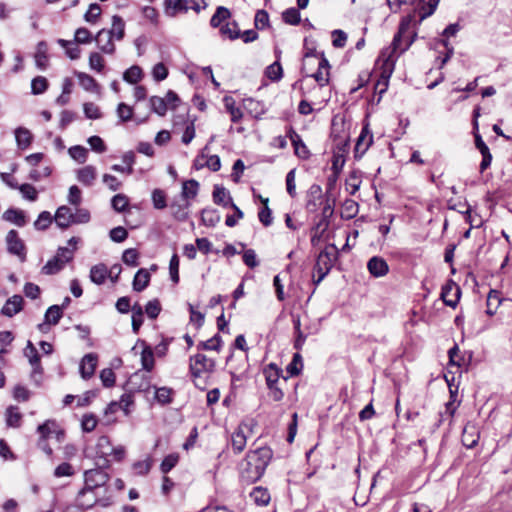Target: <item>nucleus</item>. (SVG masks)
Here are the masks:
<instances>
[{
	"label": "nucleus",
	"mask_w": 512,
	"mask_h": 512,
	"mask_svg": "<svg viewBox=\"0 0 512 512\" xmlns=\"http://www.w3.org/2000/svg\"><path fill=\"white\" fill-rule=\"evenodd\" d=\"M411 21V16L401 20L398 32L394 35L391 45L383 49L379 56V60L383 63V79L386 82L393 74L398 56L404 53L414 42L416 33L404 41L405 35L409 32Z\"/></svg>",
	"instance_id": "1"
},
{
	"label": "nucleus",
	"mask_w": 512,
	"mask_h": 512,
	"mask_svg": "<svg viewBox=\"0 0 512 512\" xmlns=\"http://www.w3.org/2000/svg\"><path fill=\"white\" fill-rule=\"evenodd\" d=\"M273 457L270 447L263 446L247 452L240 464V479L243 483L251 485L259 481L265 473Z\"/></svg>",
	"instance_id": "2"
},
{
	"label": "nucleus",
	"mask_w": 512,
	"mask_h": 512,
	"mask_svg": "<svg viewBox=\"0 0 512 512\" xmlns=\"http://www.w3.org/2000/svg\"><path fill=\"white\" fill-rule=\"evenodd\" d=\"M104 465L84 472V487L78 492L77 499L81 501L86 494L95 493L97 488L106 486L110 475L104 470L109 467L108 460L104 459Z\"/></svg>",
	"instance_id": "3"
},
{
	"label": "nucleus",
	"mask_w": 512,
	"mask_h": 512,
	"mask_svg": "<svg viewBox=\"0 0 512 512\" xmlns=\"http://www.w3.org/2000/svg\"><path fill=\"white\" fill-rule=\"evenodd\" d=\"M317 249L319 251L315 254L313 270H322L326 273H330L334 267L340 269V250L337 245H328Z\"/></svg>",
	"instance_id": "4"
},
{
	"label": "nucleus",
	"mask_w": 512,
	"mask_h": 512,
	"mask_svg": "<svg viewBox=\"0 0 512 512\" xmlns=\"http://www.w3.org/2000/svg\"><path fill=\"white\" fill-rule=\"evenodd\" d=\"M54 220L56 224H86L90 221V213L83 208L61 206L57 209Z\"/></svg>",
	"instance_id": "5"
},
{
	"label": "nucleus",
	"mask_w": 512,
	"mask_h": 512,
	"mask_svg": "<svg viewBox=\"0 0 512 512\" xmlns=\"http://www.w3.org/2000/svg\"><path fill=\"white\" fill-rule=\"evenodd\" d=\"M342 226H312L309 234L313 248H321L328 245H336L335 238L337 231Z\"/></svg>",
	"instance_id": "6"
},
{
	"label": "nucleus",
	"mask_w": 512,
	"mask_h": 512,
	"mask_svg": "<svg viewBox=\"0 0 512 512\" xmlns=\"http://www.w3.org/2000/svg\"><path fill=\"white\" fill-rule=\"evenodd\" d=\"M314 62L317 65V71L311 74V77L319 84L320 87H324L329 83L330 79V65L326 59L324 53H306L304 57V66Z\"/></svg>",
	"instance_id": "7"
},
{
	"label": "nucleus",
	"mask_w": 512,
	"mask_h": 512,
	"mask_svg": "<svg viewBox=\"0 0 512 512\" xmlns=\"http://www.w3.org/2000/svg\"><path fill=\"white\" fill-rule=\"evenodd\" d=\"M189 9L199 13L202 7L198 2L189 5L188 0H164V12L169 17H175L178 13H187Z\"/></svg>",
	"instance_id": "8"
},
{
	"label": "nucleus",
	"mask_w": 512,
	"mask_h": 512,
	"mask_svg": "<svg viewBox=\"0 0 512 512\" xmlns=\"http://www.w3.org/2000/svg\"><path fill=\"white\" fill-rule=\"evenodd\" d=\"M215 360L206 355L198 353L190 357V371L193 377H199L203 372H213Z\"/></svg>",
	"instance_id": "9"
},
{
	"label": "nucleus",
	"mask_w": 512,
	"mask_h": 512,
	"mask_svg": "<svg viewBox=\"0 0 512 512\" xmlns=\"http://www.w3.org/2000/svg\"><path fill=\"white\" fill-rule=\"evenodd\" d=\"M461 289L453 280H448L441 290V299L444 304L455 308L460 300Z\"/></svg>",
	"instance_id": "10"
},
{
	"label": "nucleus",
	"mask_w": 512,
	"mask_h": 512,
	"mask_svg": "<svg viewBox=\"0 0 512 512\" xmlns=\"http://www.w3.org/2000/svg\"><path fill=\"white\" fill-rule=\"evenodd\" d=\"M169 207L175 220L184 222L188 219L190 202L185 198L175 197Z\"/></svg>",
	"instance_id": "11"
},
{
	"label": "nucleus",
	"mask_w": 512,
	"mask_h": 512,
	"mask_svg": "<svg viewBox=\"0 0 512 512\" xmlns=\"http://www.w3.org/2000/svg\"><path fill=\"white\" fill-rule=\"evenodd\" d=\"M115 38L108 32V29H101L98 31L94 40L97 43V47L101 52L105 54L112 55L114 54L116 47L113 42Z\"/></svg>",
	"instance_id": "12"
},
{
	"label": "nucleus",
	"mask_w": 512,
	"mask_h": 512,
	"mask_svg": "<svg viewBox=\"0 0 512 512\" xmlns=\"http://www.w3.org/2000/svg\"><path fill=\"white\" fill-rule=\"evenodd\" d=\"M373 143V135L368 127V124L363 126L360 135L357 138L355 145V157H361L369 149Z\"/></svg>",
	"instance_id": "13"
},
{
	"label": "nucleus",
	"mask_w": 512,
	"mask_h": 512,
	"mask_svg": "<svg viewBox=\"0 0 512 512\" xmlns=\"http://www.w3.org/2000/svg\"><path fill=\"white\" fill-rule=\"evenodd\" d=\"M369 273L376 278L383 277L389 272L386 260L380 256H373L367 263Z\"/></svg>",
	"instance_id": "14"
},
{
	"label": "nucleus",
	"mask_w": 512,
	"mask_h": 512,
	"mask_svg": "<svg viewBox=\"0 0 512 512\" xmlns=\"http://www.w3.org/2000/svg\"><path fill=\"white\" fill-rule=\"evenodd\" d=\"M24 299L21 295L15 294L8 298L1 309V314L6 317H13L23 309Z\"/></svg>",
	"instance_id": "15"
},
{
	"label": "nucleus",
	"mask_w": 512,
	"mask_h": 512,
	"mask_svg": "<svg viewBox=\"0 0 512 512\" xmlns=\"http://www.w3.org/2000/svg\"><path fill=\"white\" fill-rule=\"evenodd\" d=\"M7 250L10 254L25 255V245L16 230H10L6 236Z\"/></svg>",
	"instance_id": "16"
},
{
	"label": "nucleus",
	"mask_w": 512,
	"mask_h": 512,
	"mask_svg": "<svg viewBox=\"0 0 512 512\" xmlns=\"http://www.w3.org/2000/svg\"><path fill=\"white\" fill-rule=\"evenodd\" d=\"M288 136L294 147L295 154L302 159H307L310 155V152L303 142L301 136L293 128L289 129Z\"/></svg>",
	"instance_id": "17"
},
{
	"label": "nucleus",
	"mask_w": 512,
	"mask_h": 512,
	"mask_svg": "<svg viewBox=\"0 0 512 512\" xmlns=\"http://www.w3.org/2000/svg\"><path fill=\"white\" fill-rule=\"evenodd\" d=\"M140 344L143 349L141 353V364L142 368L148 372L152 371L154 368L155 360L154 353L150 345H148L144 340L138 339L136 345Z\"/></svg>",
	"instance_id": "18"
},
{
	"label": "nucleus",
	"mask_w": 512,
	"mask_h": 512,
	"mask_svg": "<svg viewBox=\"0 0 512 512\" xmlns=\"http://www.w3.org/2000/svg\"><path fill=\"white\" fill-rule=\"evenodd\" d=\"M97 365V355L93 353L86 354L80 363V373L83 379H89L93 376Z\"/></svg>",
	"instance_id": "19"
},
{
	"label": "nucleus",
	"mask_w": 512,
	"mask_h": 512,
	"mask_svg": "<svg viewBox=\"0 0 512 512\" xmlns=\"http://www.w3.org/2000/svg\"><path fill=\"white\" fill-rule=\"evenodd\" d=\"M151 275L149 271L145 268L139 269L133 279L132 287L136 292H142L145 290L150 283Z\"/></svg>",
	"instance_id": "20"
},
{
	"label": "nucleus",
	"mask_w": 512,
	"mask_h": 512,
	"mask_svg": "<svg viewBox=\"0 0 512 512\" xmlns=\"http://www.w3.org/2000/svg\"><path fill=\"white\" fill-rule=\"evenodd\" d=\"M96 176L97 170L92 165L84 166L77 171V180L85 186H92Z\"/></svg>",
	"instance_id": "21"
},
{
	"label": "nucleus",
	"mask_w": 512,
	"mask_h": 512,
	"mask_svg": "<svg viewBox=\"0 0 512 512\" xmlns=\"http://www.w3.org/2000/svg\"><path fill=\"white\" fill-rule=\"evenodd\" d=\"M2 219L13 224H25L29 221V219H27L26 213L23 210L16 208L7 209L3 213Z\"/></svg>",
	"instance_id": "22"
},
{
	"label": "nucleus",
	"mask_w": 512,
	"mask_h": 512,
	"mask_svg": "<svg viewBox=\"0 0 512 512\" xmlns=\"http://www.w3.org/2000/svg\"><path fill=\"white\" fill-rule=\"evenodd\" d=\"M199 190V183L195 179L186 180L182 183L180 198H185L188 202L194 199Z\"/></svg>",
	"instance_id": "23"
},
{
	"label": "nucleus",
	"mask_w": 512,
	"mask_h": 512,
	"mask_svg": "<svg viewBox=\"0 0 512 512\" xmlns=\"http://www.w3.org/2000/svg\"><path fill=\"white\" fill-rule=\"evenodd\" d=\"M79 85L86 91L99 92V85L96 80L85 72H75Z\"/></svg>",
	"instance_id": "24"
},
{
	"label": "nucleus",
	"mask_w": 512,
	"mask_h": 512,
	"mask_svg": "<svg viewBox=\"0 0 512 512\" xmlns=\"http://www.w3.org/2000/svg\"><path fill=\"white\" fill-rule=\"evenodd\" d=\"M502 302L501 293L496 289H490L487 296V309L486 314L489 316L495 315L498 307Z\"/></svg>",
	"instance_id": "25"
},
{
	"label": "nucleus",
	"mask_w": 512,
	"mask_h": 512,
	"mask_svg": "<svg viewBox=\"0 0 512 512\" xmlns=\"http://www.w3.org/2000/svg\"><path fill=\"white\" fill-rule=\"evenodd\" d=\"M34 58L38 68L46 69L48 63V45L45 41H40L37 44Z\"/></svg>",
	"instance_id": "26"
},
{
	"label": "nucleus",
	"mask_w": 512,
	"mask_h": 512,
	"mask_svg": "<svg viewBox=\"0 0 512 512\" xmlns=\"http://www.w3.org/2000/svg\"><path fill=\"white\" fill-rule=\"evenodd\" d=\"M302 369H303L302 356L299 352H296L293 355L291 362L286 366V373L288 374V376L283 377L284 380H287L288 377L298 376L301 373Z\"/></svg>",
	"instance_id": "27"
},
{
	"label": "nucleus",
	"mask_w": 512,
	"mask_h": 512,
	"mask_svg": "<svg viewBox=\"0 0 512 512\" xmlns=\"http://www.w3.org/2000/svg\"><path fill=\"white\" fill-rule=\"evenodd\" d=\"M223 102L227 112L231 116V121L233 123L239 122L243 118V113L241 109L236 106L234 98L231 96H225L223 98Z\"/></svg>",
	"instance_id": "28"
},
{
	"label": "nucleus",
	"mask_w": 512,
	"mask_h": 512,
	"mask_svg": "<svg viewBox=\"0 0 512 512\" xmlns=\"http://www.w3.org/2000/svg\"><path fill=\"white\" fill-rule=\"evenodd\" d=\"M131 311H132V321H131L132 331L134 334H138L139 330L144 322V310H143L142 306L138 302H136L132 306Z\"/></svg>",
	"instance_id": "29"
},
{
	"label": "nucleus",
	"mask_w": 512,
	"mask_h": 512,
	"mask_svg": "<svg viewBox=\"0 0 512 512\" xmlns=\"http://www.w3.org/2000/svg\"><path fill=\"white\" fill-rule=\"evenodd\" d=\"M264 375L267 386L276 385L280 376L282 375V369L275 363H270L264 369Z\"/></svg>",
	"instance_id": "30"
},
{
	"label": "nucleus",
	"mask_w": 512,
	"mask_h": 512,
	"mask_svg": "<svg viewBox=\"0 0 512 512\" xmlns=\"http://www.w3.org/2000/svg\"><path fill=\"white\" fill-rule=\"evenodd\" d=\"M108 32L115 38V40L120 41L124 38L125 35V22L119 15H114L112 17V26Z\"/></svg>",
	"instance_id": "31"
},
{
	"label": "nucleus",
	"mask_w": 512,
	"mask_h": 512,
	"mask_svg": "<svg viewBox=\"0 0 512 512\" xmlns=\"http://www.w3.org/2000/svg\"><path fill=\"white\" fill-rule=\"evenodd\" d=\"M65 264L67 263L54 256L42 267L41 273L45 275L57 274L64 268Z\"/></svg>",
	"instance_id": "32"
},
{
	"label": "nucleus",
	"mask_w": 512,
	"mask_h": 512,
	"mask_svg": "<svg viewBox=\"0 0 512 512\" xmlns=\"http://www.w3.org/2000/svg\"><path fill=\"white\" fill-rule=\"evenodd\" d=\"M6 425L12 428H18L21 425L22 414L19 412V408L17 406H9L6 409Z\"/></svg>",
	"instance_id": "33"
},
{
	"label": "nucleus",
	"mask_w": 512,
	"mask_h": 512,
	"mask_svg": "<svg viewBox=\"0 0 512 512\" xmlns=\"http://www.w3.org/2000/svg\"><path fill=\"white\" fill-rule=\"evenodd\" d=\"M151 201L154 209L156 210H163L168 206L167 194L160 188H156L152 191Z\"/></svg>",
	"instance_id": "34"
},
{
	"label": "nucleus",
	"mask_w": 512,
	"mask_h": 512,
	"mask_svg": "<svg viewBox=\"0 0 512 512\" xmlns=\"http://www.w3.org/2000/svg\"><path fill=\"white\" fill-rule=\"evenodd\" d=\"M108 276V269L104 264L94 265L90 270V279L93 283L101 285Z\"/></svg>",
	"instance_id": "35"
},
{
	"label": "nucleus",
	"mask_w": 512,
	"mask_h": 512,
	"mask_svg": "<svg viewBox=\"0 0 512 512\" xmlns=\"http://www.w3.org/2000/svg\"><path fill=\"white\" fill-rule=\"evenodd\" d=\"M15 138L17 146L20 149H27L30 146L33 139L31 132L23 127H19L15 130Z\"/></svg>",
	"instance_id": "36"
},
{
	"label": "nucleus",
	"mask_w": 512,
	"mask_h": 512,
	"mask_svg": "<svg viewBox=\"0 0 512 512\" xmlns=\"http://www.w3.org/2000/svg\"><path fill=\"white\" fill-rule=\"evenodd\" d=\"M250 497L258 506H265L270 501V493L266 488L261 486L253 488Z\"/></svg>",
	"instance_id": "37"
},
{
	"label": "nucleus",
	"mask_w": 512,
	"mask_h": 512,
	"mask_svg": "<svg viewBox=\"0 0 512 512\" xmlns=\"http://www.w3.org/2000/svg\"><path fill=\"white\" fill-rule=\"evenodd\" d=\"M222 346V338L219 334H215L212 338L206 340V341H200L197 344V349L199 351L201 350H214L219 352Z\"/></svg>",
	"instance_id": "38"
},
{
	"label": "nucleus",
	"mask_w": 512,
	"mask_h": 512,
	"mask_svg": "<svg viewBox=\"0 0 512 512\" xmlns=\"http://www.w3.org/2000/svg\"><path fill=\"white\" fill-rule=\"evenodd\" d=\"M212 195L213 201L216 204H221L223 206L228 207V205L232 203L227 190L223 186L215 185Z\"/></svg>",
	"instance_id": "39"
},
{
	"label": "nucleus",
	"mask_w": 512,
	"mask_h": 512,
	"mask_svg": "<svg viewBox=\"0 0 512 512\" xmlns=\"http://www.w3.org/2000/svg\"><path fill=\"white\" fill-rule=\"evenodd\" d=\"M230 16L231 13L228 8L219 6L211 17L210 25L214 28L220 27L224 21L230 18Z\"/></svg>",
	"instance_id": "40"
},
{
	"label": "nucleus",
	"mask_w": 512,
	"mask_h": 512,
	"mask_svg": "<svg viewBox=\"0 0 512 512\" xmlns=\"http://www.w3.org/2000/svg\"><path fill=\"white\" fill-rule=\"evenodd\" d=\"M57 43L65 49V53H66L67 57H69L71 60H76L80 57L81 50L72 41L65 40V39H58Z\"/></svg>",
	"instance_id": "41"
},
{
	"label": "nucleus",
	"mask_w": 512,
	"mask_h": 512,
	"mask_svg": "<svg viewBox=\"0 0 512 512\" xmlns=\"http://www.w3.org/2000/svg\"><path fill=\"white\" fill-rule=\"evenodd\" d=\"M62 316V307L59 305H52L46 310L44 318L46 322H49L51 325H57Z\"/></svg>",
	"instance_id": "42"
},
{
	"label": "nucleus",
	"mask_w": 512,
	"mask_h": 512,
	"mask_svg": "<svg viewBox=\"0 0 512 512\" xmlns=\"http://www.w3.org/2000/svg\"><path fill=\"white\" fill-rule=\"evenodd\" d=\"M96 504L101 505L102 507H108L112 504L111 497H102L99 498L96 493H93V497L87 501H81L80 505L84 509H90L94 507Z\"/></svg>",
	"instance_id": "43"
},
{
	"label": "nucleus",
	"mask_w": 512,
	"mask_h": 512,
	"mask_svg": "<svg viewBox=\"0 0 512 512\" xmlns=\"http://www.w3.org/2000/svg\"><path fill=\"white\" fill-rule=\"evenodd\" d=\"M151 110L159 116H164L167 112L166 100L162 97L152 96L149 99Z\"/></svg>",
	"instance_id": "44"
},
{
	"label": "nucleus",
	"mask_w": 512,
	"mask_h": 512,
	"mask_svg": "<svg viewBox=\"0 0 512 512\" xmlns=\"http://www.w3.org/2000/svg\"><path fill=\"white\" fill-rule=\"evenodd\" d=\"M282 20L289 25H298L301 21V14L298 8L291 7L283 11Z\"/></svg>",
	"instance_id": "45"
},
{
	"label": "nucleus",
	"mask_w": 512,
	"mask_h": 512,
	"mask_svg": "<svg viewBox=\"0 0 512 512\" xmlns=\"http://www.w3.org/2000/svg\"><path fill=\"white\" fill-rule=\"evenodd\" d=\"M142 78V69L133 65L123 73V80L130 84H136Z\"/></svg>",
	"instance_id": "46"
},
{
	"label": "nucleus",
	"mask_w": 512,
	"mask_h": 512,
	"mask_svg": "<svg viewBox=\"0 0 512 512\" xmlns=\"http://www.w3.org/2000/svg\"><path fill=\"white\" fill-rule=\"evenodd\" d=\"M174 394V390L169 387H160L156 389L155 399L162 405L171 404L173 399L172 395Z\"/></svg>",
	"instance_id": "47"
},
{
	"label": "nucleus",
	"mask_w": 512,
	"mask_h": 512,
	"mask_svg": "<svg viewBox=\"0 0 512 512\" xmlns=\"http://www.w3.org/2000/svg\"><path fill=\"white\" fill-rule=\"evenodd\" d=\"M55 428H57V423L52 419L46 420L44 423L40 424L37 427L40 439L47 440L51 434H53Z\"/></svg>",
	"instance_id": "48"
},
{
	"label": "nucleus",
	"mask_w": 512,
	"mask_h": 512,
	"mask_svg": "<svg viewBox=\"0 0 512 512\" xmlns=\"http://www.w3.org/2000/svg\"><path fill=\"white\" fill-rule=\"evenodd\" d=\"M48 88V81L44 76H37L31 81V93L33 95L43 94Z\"/></svg>",
	"instance_id": "49"
},
{
	"label": "nucleus",
	"mask_w": 512,
	"mask_h": 512,
	"mask_svg": "<svg viewBox=\"0 0 512 512\" xmlns=\"http://www.w3.org/2000/svg\"><path fill=\"white\" fill-rule=\"evenodd\" d=\"M221 35L234 40L237 39L240 35V31L238 29V25L236 22H227L220 27Z\"/></svg>",
	"instance_id": "50"
},
{
	"label": "nucleus",
	"mask_w": 512,
	"mask_h": 512,
	"mask_svg": "<svg viewBox=\"0 0 512 512\" xmlns=\"http://www.w3.org/2000/svg\"><path fill=\"white\" fill-rule=\"evenodd\" d=\"M246 446V436L242 430H237L232 435V448L236 454L243 451Z\"/></svg>",
	"instance_id": "51"
},
{
	"label": "nucleus",
	"mask_w": 512,
	"mask_h": 512,
	"mask_svg": "<svg viewBox=\"0 0 512 512\" xmlns=\"http://www.w3.org/2000/svg\"><path fill=\"white\" fill-rule=\"evenodd\" d=\"M179 455L177 453H171L164 457L160 464V470L163 474L170 472L178 463Z\"/></svg>",
	"instance_id": "52"
},
{
	"label": "nucleus",
	"mask_w": 512,
	"mask_h": 512,
	"mask_svg": "<svg viewBox=\"0 0 512 512\" xmlns=\"http://www.w3.org/2000/svg\"><path fill=\"white\" fill-rule=\"evenodd\" d=\"M101 15V7L97 3L89 5L87 12L84 14V20L90 24H96Z\"/></svg>",
	"instance_id": "53"
},
{
	"label": "nucleus",
	"mask_w": 512,
	"mask_h": 512,
	"mask_svg": "<svg viewBox=\"0 0 512 512\" xmlns=\"http://www.w3.org/2000/svg\"><path fill=\"white\" fill-rule=\"evenodd\" d=\"M261 202L263 205L258 211L259 221L262 224H271L273 218L271 209L268 207V198H261Z\"/></svg>",
	"instance_id": "54"
},
{
	"label": "nucleus",
	"mask_w": 512,
	"mask_h": 512,
	"mask_svg": "<svg viewBox=\"0 0 512 512\" xmlns=\"http://www.w3.org/2000/svg\"><path fill=\"white\" fill-rule=\"evenodd\" d=\"M68 153L70 157L77 162L83 164L87 160V149L80 145H75L69 148Z\"/></svg>",
	"instance_id": "55"
},
{
	"label": "nucleus",
	"mask_w": 512,
	"mask_h": 512,
	"mask_svg": "<svg viewBox=\"0 0 512 512\" xmlns=\"http://www.w3.org/2000/svg\"><path fill=\"white\" fill-rule=\"evenodd\" d=\"M116 114L121 122H128L133 117V108L121 102L117 106Z\"/></svg>",
	"instance_id": "56"
},
{
	"label": "nucleus",
	"mask_w": 512,
	"mask_h": 512,
	"mask_svg": "<svg viewBox=\"0 0 512 512\" xmlns=\"http://www.w3.org/2000/svg\"><path fill=\"white\" fill-rule=\"evenodd\" d=\"M161 310L162 308L160 301L157 298H155L153 300L148 301V303L145 306L144 312L150 319H156L159 316Z\"/></svg>",
	"instance_id": "57"
},
{
	"label": "nucleus",
	"mask_w": 512,
	"mask_h": 512,
	"mask_svg": "<svg viewBox=\"0 0 512 512\" xmlns=\"http://www.w3.org/2000/svg\"><path fill=\"white\" fill-rule=\"evenodd\" d=\"M93 39L94 38L92 37L91 32L87 28L80 27V28L76 29L75 34H74V42L75 43L88 44V43L92 42Z\"/></svg>",
	"instance_id": "58"
},
{
	"label": "nucleus",
	"mask_w": 512,
	"mask_h": 512,
	"mask_svg": "<svg viewBox=\"0 0 512 512\" xmlns=\"http://www.w3.org/2000/svg\"><path fill=\"white\" fill-rule=\"evenodd\" d=\"M18 190L21 193L22 197L26 200L35 201L38 197V192L36 188L31 184H21L19 185Z\"/></svg>",
	"instance_id": "59"
},
{
	"label": "nucleus",
	"mask_w": 512,
	"mask_h": 512,
	"mask_svg": "<svg viewBox=\"0 0 512 512\" xmlns=\"http://www.w3.org/2000/svg\"><path fill=\"white\" fill-rule=\"evenodd\" d=\"M97 423H98L97 417L92 413H88V414L83 415V418L81 421V428L84 432L89 433V432H92L96 428Z\"/></svg>",
	"instance_id": "60"
},
{
	"label": "nucleus",
	"mask_w": 512,
	"mask_h": 512,
	"mask_svg": "<svg viewBox=\"0 0 512 512\" xmlns=\"http://www.w3.org/2000/svg\"><path fill=\"white\" fill-rule=\"evenodd\" d=\"M113 209L117 212L124 211L129 205V199L125 194H117L111 200Z\"/></svg>",
	"instance_id": "61"
},
{
	"label": "nucleus",
	"mask_w": 512,
	"mask_h": 512,
	"mask_svg": "<svg viewBox=\"0 0 512 512\" xmlns=\"http://www.w3.org/2000/svg\"><path fill=\"white\" fill-rule=\"evenodd\" d=\"M138 257H139V254H138L137 250L133 249V248H129L123 252L122 261L130 267H136L139 265Z\"/></svg>",
	"instance_id": "62"
},
{
	"label": "nucleus",
	"mask_w": 512,
	"mask_h": 512,
	"mask_svg": "<svg viewBox=\"0 0 512 512\" xmlns=\"http://www.w3.org/2000/svg\"><path fill=\"white\" fill-rule=\"evenodd\" d=\"M89 67L96 72H102L104 68V58L98 52H92L89 55Z\"/></svg>",
	"instance_id": "63"
},
{
	"label": "nucleus",
	"mask_w": 512,
	"mask_h": 512,
	"mask_svg": "<svg viewBox=\"0 0 512 512\" xmlns=\"http://www.w3.org/2000/svg\"><path fill=\"white\" fill-rule=\"evenodd\" d=\"M109 237L113 242L121 243L128 237V231L124 226H115L109 232Z\"/></svg>",
	"instance_id": "64"
}]
</instances>
